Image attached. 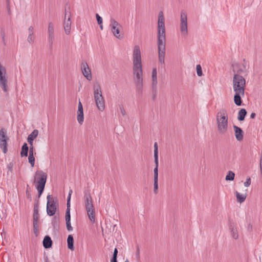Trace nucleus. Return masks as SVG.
I'll list each match as a JSON object with an SVG mask.
<instances>
[{"instance_id": "c85d7f7f", "label": "nucleus", "mask_w": 262, "mask_h": 262, "mask_svg": "<svg viewBox=\"0 0 262 262\" xmlns=\"http://www.w3.org/2000/svg\"><path fill=\"white\" fill-rule=\"evenodd\" d=\"M222 116H228L227 112L225 108L221 109L216 114V118L221 117Z\"/></svg>"}, {"instance_id": "2eb2a0df", "label": "nucleus", "mask_w": 262, "mask_h": 262, "mask_svg": "<svg viewBox=\"0 0 262 262\" xmlns=\"http://www.w3.org/2000/svg\"><path fill=\"white\" fill-rule=\"evenodd\" d=\"M84 115H83V106L81 102L79 101L78 105V111H77V120L78 122L81 124L83 122Z\"/></svg>"}, {"instance_id": "a878e982", "label": "nucleus", "mask_w": 262, "mask_h": 262, "mask_svg": "<svg viewBox=\"0 0 262 262\" xmlns=\"http://www.w3.org/2000/svg\"><path fill=\"white\" fill-rule=\"evenodd\" d=\"M152 84H157V71L156 68H154L152 71Z\"/></svg>"}, {"instance_id": "bb28decb", "label": "nucleus", "mask_w": 262, "mask_h": 262, "mask_svg": "<svg viewBox=\"0 0 262 262\" xmlns=\"http://www.w3.org/2000/svg\"><path fill=\"white\" fill-rule=\"evenodd\" d=\"M235 173L232 171H229L226 176V181H233L234 179Z\"/></svg>"}, {"instance_id": "dca6fc26", "label": "nucleus", "mask_w": 262, "mask_h": 262, "mask_svg": "<svg viewBox=\"0 0 262 262\" xmlns=\"http://www.w3.org/2000/svg\"><path fill=\"white\" fill-rule=\"evenodd\" d=\"M66 222L67 230L69 231H71L73 230V228L71 226V215H70V209H67L66 212Z\"/></svg>"}, {"instance_id": "f3484780", "label": "nucleus", "mask_w": 262, "mask_h": 262, "mask_svg": "<svg viewBox=\"0 0 262 262\" xmlns=\"http://www.w3.org/2000/svg\"><path fill=\"white\" fill-rule=\"evenodd\" d=\"M232 71L234 74L238 73L241 75L244 72V69L241 68L240 64L238 62H234L231 64Z\"/></svg>"}, {"instance_id": "393cba45", "label": "nucleus", "mask_w": 262, "mask_h": 262, "mask_svg": "<svg viewBox=\"0 0 262 262\" xmlns=\"http://www.w3.org/2000/svg\"><path fill=\"white\" fill-rule=\"evenodd\" d=\"M120 27H115V29L113 28L111 29L112 32L114 35L118 39L122 38L123 36L120 35Z\"/></svg>"}, {"instance_id": "f257e3e1", "label": "nucleus", "mask_w": 262, "mask_h": 262, "mask_svg": "<svg viewBox=\"0 0 262 262\" xmlns=\"http://www.w3.org/2000/svg\"><path fill=\"white\" fill-rule=\"evenodd\" d=\"M133 72L136 91L138 95H141L143 88V71L140 47L136 45L134 48L133 54Z\"/></svg>"}, {"instance_id": "9d476101", "label": "nucleus", "mask_w": 262, "mask_h": 262, "mask_svg": "<svg viewBox=\"0 0 262 262\" xmlns=\"http://www.w3.org/2000/svg\"><path fill=\"white\" fill-rule=\"evenodd\" d=\"M81 70L83 76L89 81L92 79V76L91 74V70L89 68L86 61L83 60L81 64Z\"/></svg>"}, {"instance_id": "ea45409f", "label": "nucleus", "mask_w": 262, "mask_h": 262, "mask_svg": "<svg viewBox=\"0 0 262 262\" xmlns=\"http://www.w3.org/2000/svg\"><path fill=\"white\" fill-rule=\"evenodd\" d=\"M157 84H152V94H157Z\"/></svg>"}, {"instance_id": "4d7b16f0", "label": "nucleus", "mask_w": 262, "mask_h": 262, "mask_svg": "<svg viewBox=\"0 0 262 262\" xmlns=\"http://www.w3.org/2000/svg\"><path fill=\"white\" fill-rule=\"evenodd\" d=\"M256 116V114L255 113H252L250 115V118L254 119Z\"/></svg>"}, {"instance_id": "8fccbe9b", "label": "nucleus", "mask_w": 262, "mask_h": 262, "mask_svg": "<svg viewBox=\"0 0 262 262\" xmlns=\"http://www.w3.org/2000/svg\"><path fill=\"white\" fill-rule=\"evenodd\" d=\"M29 156H34V155H33V145L31 146V147L30 148Z\"/></svg>"}, {"instance_id": "680f3d73", "label": "nucleus", "mask_w": 262, "mask_h": 262, "mask_svg": "<svg viewBox=\"0 0 262 262\" xmlns=\"http://www.w3.org/2000/svg\"><path fill=\"white\" fill-rule=\"evenodd\" d=\"M99 25L100 26V28L101 29V30H102L103 29L102 24H101V25Z\"/></svg>"}, {"instance_id": "4468645a", "label": "nucleus", "mask_w": 262, "mask_h": 262, "mask_svg": "<svg viewBox=\"0 0 262 262\" xmlns=\"http://www.w3.org/2000/svg\"><path fill=\"white\" fill-rule=\"evenodd\" d=\"M228 225L232 237L235 239H237L238 238L237 230L235 228L234 223L230 219H229Z\"/></svg>"}, {"instance_id": "cd10ccee", "label": "nucleus", "mask_w": 262, "mask_h": 262, "mask_svg": "<svg viewBox=\"0 0 262 262\" xmlns=\"http://www.w3.org/2000/svg\"><path fill=\"white\" fill-rule=\"evenodd\" d=\"M110 27L112 28H114L115 29V27H121V26L113 18H111L110 20Z\"/></svg>"}, {"instance_id": "b1692460", "label": "nucleus", "mask_w": 262, "mask_h": 262, "mask_svg": "<svg viewBox=\"0 0 262 262\" xmlns=\"http://www.w3.org/2000/svg\"><path fill=\"white\" fill-rule=\"evenodd\" d=\"M235 194L238 202L242 203L245 201L247 196L246 194H241L237 191H236Z\"/></svg>"}, {"instance_id": "473e14b6", "label": "nucleus", "mask_w": 262, "mask_h": 262, "mask_svg": "<svg viewBox=\"0 0 262 262\" xmlns=\"http://www.w3.org/2000/svg\"><path fill=\"white\" fill-rule=\"evenodd\" d=\"M244 132H235V136L237 141H241L243 139Z\"/></svg>"}, {"instance_id": "0eeeda50", "label": "nucleus", "mask_w": 262, "mask_h": 262, "mask_svg": "<svg viewBox=\"0 0 262 262\" xmlns=\"http://www.w3.org/2000/svg\"><path fill=\"white\" fill-rule=\"evenodd\" d=\"M47 213L49 216H53L55 214L58 207V201L56 198H53L51 195L47 197Z\"/></svg>"}, {"instance_id": "9b49d317", "label": "nucleus", "mask_w": 262, "mask_h": 262, "mask_svg": "<svg viewBox=\"0 0 262 262\" xmlns=\"http://www.w3.org/2000/svg\"><path fill=\"white\" fill-rule=\"evenodd\" d=\"M234 92L235 94L233 96V101L235 104L238 106H242L243 104L242 98L245 95V91H235Z\"/></svg>"}, {"instance_id": "69168bd1", "label": "nucleus", "mask_w": 262, "mask_h": 262, "mask_svg": "<svg viewBox=\"0 0 262 262\" xmlns=\"http://www.w3.org/2000/svg\"><path fill=\"white\" fill-rule=\"evenodd\" d=\"M137 255H139V249L138 250V251H137Z\"/></svg>"}, {"instance_id": "412c9836", "label": "nucleus", "mask_w": 262, "mask_h": 262, "mask_svg": "<svg viewBox=\"0 0 262 262\" xmlns=\"http://www.w3.org/2000/svg\"><path fill=\"white\" fill-rule=\"evenodd\" d=\"M68 248L73 250H74V238L72 235L70 234L68 236L67 238Z\"/></svg>"}, {"instance_id": "4c0bfd02", "label": "nucleus", "mask_w": 262, "mask_h": 262, "mask_svg": "<svg viewBox=\"0 0 262 262\" xmlns=\"http://www.w3.org/2000/svg\"><path fill=\"white\" fill-rule=\"evenodd\" d=\"M154 179H158V167H155L154 169Z\"/></svg>"}, {"instance_id": "20e7f679", "label": "nucleus", "mask_w": 262, "mask_h": 262, "mask_svg": "<svg viewBox=\"0 0 262 262\" xmlns=\"http://www.w3.org/2000/svg\"><path fill=\"white\" fill-rule=\"evenodd\" d=\"M94 98L98 109L102 112L105 109V101L102 96L100 84L96 82L93 85Z\"/></svg>"}, {"instance_id": "603ef678", "label": "nucleus", "mask_w": 262, "mask_h": 262, "mask_svg": "<svg viewBox=\"0 0 262 262\" xmlns=\"http://www.w3.org/2000/svg\"><path fill=\"white\" fill-rule=\"evenodd\" d=\"M53 41H48L49 49L50 51H52V50Z\"/></svg>"}, {"instance_id": "58836bf2", "label": "nucleus", "mask_w": 262, "mask_h": 262, "mask_svg": "<svg viewBox=\"0 0 262 262\" xmlns=\"http://www.w3.org/2000/svg\"><path fill=\"white\" fill-rule=\"evenodd\" d=\"M96 19L98 23V25H101V24H102L103 20L102 18L98 14H96Z\"/></svg>"}, {"instance_id": "c03bdc74", "label": "nucleus", "mask_w": 262, "mask_h": 262, "mask_svg": "<svg viewBox=\"0 0 262 262\" xmlns=\"http://www.w3.org/2000/svg\"><path fill=\"white\" fill-rule=\"evenodd\" d=\"M13 167V163L12 162H10L7 165V168H8L9 171H10L11 172H12Z\"/></svg>"}, {"instance_id": "e2e57ef3", "label": "nucleus", "mask_w": 262, "mask_h": 262, "mask_svg": "<svg viewBox=\"0 0 262 262\" xmlns=\"http://www.w3.org/2000/svg\"><path fill=\"white\" fill-rule=\"evenodd\" d=\"M0 131H1V132L4 131V128H1V129H0Z\"/></svg>"}, {"instance_id": "a211bd4d", "label": "nucleus", "mask_w": 262, "mask_h": 262, "mask_svg": "<svg viewBox=\"0 0 262 262\" xmlns=\"http://www.w3.org/2000/svg\"><path fill=\"white\" fill-rule=\"evenodd\" d=\"M218 129L220 131H226L228 129V121H216Z\"/></svg>"}, {"instance_id": "5fc2aeb1", "label": "nucleus", "mask_w": 262, "mask_h": 262, "mask_svg": "<svg viewBox=\"0 0 262 262\" xmlns=\"http://www.w3.org/2000/svg\"><path fill=\"white\" fill-rule=\"evenodd\" d=\"M120 111H121V113L122 115L123 116H125V115L126 113H125V110L123 108V107H120Z\"/></svg>"}, {"instance_id": "1a4fd4ad", "label": "nucleus", "mask_w": 262, "mask_h": 262, "mask_svg": "<svg viewBox=\"0 0 262 262\" xmlns=\"http://www.w3.org/2000/svg\"><path fill=\"white\" fill-rule=\"evenodd\" d=\"M10 138L7 135V132H0V148L4 154L8 151V143Z\"/></svg>"}, {"instance_id": "72a5a7b5", "label": "nucleus", "mask_w": 262, "mask_h": 262, "mask_svg": "<svg viewBox=\"0 0 262 262\" xmlns=\"http://www.w3.org/2000/svg\"><path fill=\"white\" fill-rule=\"evenodd\" d=\"M154 192L155 194H157L158 189V179H154Z\"/></svg>"}, {"instance_id": "4be33fe9", "label": "nucleus", "mask_w": 262, "mask_h": 262, "mask_svg": "<svg viewBox=\"0 0 262 262\" xmlns=\"http://www.w3.org/2000/svg\"><path fill=\"white\" fill-rule=\"evenodd\" d=\"M38 132H31L27 138V141L31 146L33 145V140L37 137Z\"/></svg>"}, {"instance_id": "f704fd0d", "label": "nucleus", "mask_w": 262, "mask_h": 262, "mask_svg": "<svg viewBox=\"0 0 262 262\" xmlns=\"http://www.w3.org/2000/svg\"><path fill=\"white\" fill-rule=\"evenodd\" d=\"M196 73L198 76L200 77L203 75L202 67L200 64L196 65Z\"/></svg>"}, {"instance_id": "a18cd8bd", "label": "nucleus", "mask_w": 262, "mask_h": 262, "mask_svg": "<svg viewBox=\"0 0 262 262\" xmlns=\"http://www.w3.org/2000/svg\"><path fill=\"white\" fill-rule=\"evenodd\" d=\"M251 184V179L250 178H249L247 179L246 182L244 183V186L245 187H248Z\"/></svg>"}, {"instance_id": "49530a36", "label": "nucleus", "mask_w": 262, "mask_h": 262, "mask_svg": "<svg viewBox=\"0 0 262 262\" xmlns=\"http://www.w3.org/2000/svg\"><path fill=\"white\" fill-rule=\"evenodd\" d=\"M154 159H155V167H158L159 162H158V155H154Z\"/></svg>"}, {"instance_id": "864d4df0", "label": "nucleus", "mask_w": 262, "mask_h": 262, "mask_svg": "<svg viewBox=\"0 0 262 262\" xmlns=\"http://www.w3.org/2000/svg\"><path fill=\"white\" fill-rule=\"evenodd\" d=\"M28 31L29 34H31V35L33 34V27L32 26H30L29 28Z\"/></svg>"}, {"instance_id": "052dcab7", "label": "nucleus", "mask_w": 262, "mask_h": 262, "mask_svg": "<svg viewBox=\"0 0 262 262\" xmlns=\"http://www.w3.org/2000/svg\"><path fill=\"white\" fill-rule=\"evenodd\" d=\"M157 95L156 94H152V100H155L156 98Z\"/></svg>"}, {"instance_id": "2f4dec72", "label": "nucleus", "mask_w": 262, "mask_h": 262, "mask_svg": "<svg viewBox=\"0 0 262 262\" xmlns=\"http://www.w3.org/2000/svg\"><path fill=\"white\" fill-rule=\"evenodd\" d=\"M38 223H39V222H33V231H34V233L36 235V236L38 235V228H39Z\"/></svg>"}, {"instance_id": "6e6d98bb", "label": "nucleus", "mask_w": 262, "mask_h": 262, "mask_svg": "<svg viewBox=\"0 0 262 262\" xmlns=\"http://www.w3.org/2000/svg\"><path fill=\"white\" fill-rule=\"evenodd\" d=\"M260 167L261 172L262 173V150H261V157H260Z\"/></svg>"}, {"instance_id": "6e6552de", "label": "nucleus", "mask_w": 262, "mask_h": 262, "mask_svg": "<svg viewBox=\"0 0 262 262\" xmlns=\"http://www.w3.org/2000/svg\"><path fill=\"white\" fill-rule=\"evenodd\" d=\"M180 30L182 35H187L188 34L187 14L183 11L181 12Z\"/></svg>"}, {"instance_id": "ddd939ff", "label": "nucleus", "mask_w": 262, "mask_h": 262, "mask_svg": "<svg viewBox=\"0 0 262 262\" xmlns=\"http://www.w3.org/2000/svg\"><path fill=\"white\" fill-rule=\"evenodd\" d=\"M35 202L33 209V222H39V201L36 199Z\"/></svg>"}, {"instance_id": "c9c22d12", "label": "nucleus", "mask_w": 262, "mask_h": 262, "mask_svg": "<svg viewBox=\"0 0 262 262\" xmlns=\"http://www.w3.org/2000/svg\"><path fill=\"white\" fill-rule=\"evenodd\" d=\"M48 32V34H54V26L52 23L49 24Z\"/></svg>"}, {"instance_id": "5701e85b", "label": "nucleus", "mask_w": 262, "mask_h": 262, "mask_svg": "<svg viewBox=\"0 0 262 262\" xmlns=\"http://www.w3.org/2000/svg\"><path fill=\"white\" fill-rule=\"evenodd\" d=\"M28 146L26 143H24L21 147V149L20 151V156L21 157H27L28 154Z\"/></svg>"}, {"instance_id": "09e8293b", "label": "nucleus", "mask_w": 262, "mask_h": 262, "mask_svg": "<svg viewBox=\"0 0 262 262\" xmlns=\"http://www.w3.org/2000/svg\"><path fill=\"white\" fill-rule=\"evenodd\" d=\"M48 41H54V34H48Z\"/></svg>"}, {"instance_id": "774afa93", "label": "nucleus", "mask_w": 262, "mask_h": 262, "mask_svg": "<svg viewBox=\"0 0 262 262\" xmlns=\"http://www.w3.org/2000/svg\"><path fill=\"white\" fill-rule=\"evenodd\" d=\"M45 262H48V259H47L46 261Z\"/></svg>"}, {"instance_id": "c756f323", "label": "nucleus", "mask_w": 262, "mask_h": 262, "mask_svg": "<svg viewBox=\"0 0 262 262\" xmlns=\"http://www.w3.org/2000/svg\"><path fill=\"white\" fill-rule=\"evenodd\" d=\"M118 253V249L116 248H115L114 250L112 257L111 259V262H118L117 261Z\"/></svg>"}, {"instance_id": "e433bc0d", "label": "nucleus", "mask_w": 262, "mask_h": 262, "mask_svg": "<svg viewBox=\"0 0 262 262\" xmlns=\"http://www.w3.org/2000/svg\"><path fill=\"white\" fill-rule=\"evenodd\" d=\"M29 162L31 165L32 167H33L35 164V158L34 156H29L28 157Z\"/></svg>"}, {"instance_id": "13d9d810", "label": "nucleus", "mask_w": 262, "mask_h": 262, "mask_svg": "<svg viewBox=\"0 0 262 262\" xmlns=\"http://www.w3.org/2000/svg\"><path fill=\"white\" fill-rule=\"evenodd\" d=\"M243 61H244V63L243 64V68L244 69H245L246 68V63L245 62V61H246L245 59H244Z\"/></svg>"}, {"instance_id": "37998d69", "label": "nucleus", "mask_w": 262, "mask_h": 262, "mask_svg": "<svg viewBox=\"0 0 262 262\" xmlns=\"http://www.w3.org/2000/svg\"><path fill=\"white\" fill-rule=\"evenodd\" d=\"M154 155H158V147L157 142L154 143Z\"/></svg>"}, {"instance_id": "7c9ffc66", "label": "nucleus", "mask_w": 262, "mask_h": 262, "mask_svg": "<svg viewBox=\"0 0 262 262\" xmlns=\"http://www.w3.org/2000/svg\"><path fill=\"white\" fill-rule=\"evenodd\" d=\"M73 193V190L72 189H70L68 196L67 198V209H70V205H71V195Z\"/></svg>"}, {"instance_id": "f8f14e48", "label": "nucleus", "mask_w": 262, "mask_h": 262, "mask_svg": "<svg viewBox=\"0 0 262 262\" xmlns=\"http://www.w3.org/2000/svg\"><path fill=\"white\" fill-rule=\"evenodd\" d=\"M66 14L64 17V20L63 23L64 29L66 34H69L70 33L71 28V13H69L68 19H66L67 15H68L67 12V9L65 10Z\"/></svg>"}, {"instance_id": "423d86ee", "label": "nucleus", "mask_w": 262, "mask_h": 262, "mask_svg": "<svg viewBox=\"0 0 262 262\" xmlns=\"http://www.w3.org/2000/svg\"><path fill=\"white\" fill-rule=\"evenodd\" d=\"M232 82L233 91H245L246 82L243 76L238 73L234 74Z\"/></svg>"}, {"instance_id": "338daca9", "label": "nucleus", "mask_w": 262, "mask_h": 262, "mask_svg": "<svg viewBox=\"0 0 262 262\" xmlns=\"http://www.w3.org/2000/svg\"><path fill=\"white\" fill-rule=\"evenodd\" d=\"M33 131L36 132V131H38V130L37 129H34Z\"/></svg>"}, {"instance_id": "aec40b11", "label": "nucleus", "mask_w": 262, "mask_h": 262, "mask_svg": "<svg viewBox=\"0 0 262 262\" xmlns=\"http://www.w3.org/2000/svg\"><path fill=\"white\" fill-rule=\"evenodd\" d=\"M247 113L246 109L241 108L238 113L237 119L240 121L244 120Z\"/></svg>"}, {"instance_id": "0e129e2a", "label": "nucleus", "mask_w": 262, "mask_h": 262, "mask_svg": "<svg viewBox=\"0 0 262 262\" xmlns=\"http://www.w3.org/2000/svg\"><path fill=\"white\" fill-rule=\"evenodd\" d=\"M124 262H129V260L127 259H126Z\"/></svg>"}, {"instance_id": "bf43d9fd", "label": "nucleus", "mask_w": 262, "mask_h": 262, "mask_svg": "<svg viewBox=\"0 0 262 262\" xmlns=\"http://www.w3.org/2000/svg\"><path fill=\"white\" fill-rule=\"evenodd\" d=\"M26 194L27 195L28 198H30V194L29 192V191L28 190H26Z\"/></svg>"}, {"instance_id": "de8ad7c7", "label": "nucleus", "mask_w": 262, "mask_h": 262, "mask_svg": "<svg viewBox=\"0 0 262 262\" xmlns=\"http://www.w3.org/2000/svg\"><path fill=\"white\" fill-rule=\"evenodd\" d=\"M222 120V121H228V116H222L221 117H217L216 121Z\"/></svg>"}, {"instance_id": "7ed1b4c3", "label": "nucleus", "mask_w": 262, "mask_h": 262, "mask_svg": "<svg viewBox=\"0 0 262 262\" xmlns=\"http://www.w3.org/2000/svg\"><path fill=\"white\" fill-rule=\"evenodd\" d=\"M84 200L85 208L87 211L88 215L90 220L95 222V208L93 205V201L90 194V190L88 189L84 191Z\"/></svg>"}, {"instance_id": "79ce46f5", "label": "nucleus", "mask_w": 262, "mask_h": 262, "mask_svg": "<svg viewBox=\"0 0 262 262\" xmlns=\"http://www.w3.org/2000/svg\"><path fill=\"white\" fill-rule=\"evenodd\" d=\"M1 33L2 37L3 42L4 43V45H6V42H5V32H4L3 29L1 30Z\"/></svg>"}, {"instance_id": "a19ab883", "label": "nucleus", "mask_w": 262, "mask_h": 262, "mask_svg": "<svg viewBox=\"0 0 262 262\" xmlns=\"http://www.w3.org/2000/svg\"><path fill=\"white\" fill-rule=\"evenodd\" d=\"M27 40L29 42L33 43L34 41V37L33 36V35L29 34Z\"/></svg>"}, {"instance_id": "39448f33", "label": "nucleus", "mask_w": 262, "mask_h": 262, "mask_svg": "<svg viewBox=\"0 0 262 262\" xmlns=\"http://www.w3.org/2000/svg\"><path fill=\"white\" fill-rule=\"evenodd\" d=\"M47 175L42 170H37L35 174L34 179L36 180L37 184L36 188L38 191V198L40 197L43 192L46 181Z\"/></svg>"}, {"instance_id": "f03ea898", "label": "nucleus", "mask_w": 262, "mask_h": 262, "mask_svg": "<svg viewBox=\"0 0 262 262\" xmlns=\"http://www.w3.org/2000/svg\"><path fill=\"white\" fill-rule=\"evenodd\" d=\"M165 19L163 12L160 11L158 16V59L161 68L164 69L165 68Z\"/></svg>"}, {"instance_id": "3c124183", "label": "nucleus", "mask_w": 262, "mask_h": 262, "mask_svg": "<svg viewBox=\"0 0 262 262\" xmlns=\"http://www.w3.org/2000/svg\"><path fill=\"white\" fill-rule=\"evenodd\" d=\"M233 128H234V131H243V130L241 128H240L235 125H233Z\"/></svg>"}, {"instance_id": "6ab92c4d", "label": "nucleus", "mask_w": 262, "mask_h": 262, "mask_svg": "<svg viewBox=\"0 0 262 262\" xmlns=\"http://www.w3.org/2000/svg\"><path fill=\"white\" fill-rule=\"evenodd\" d=\"M42 244L45 248L49 249L51 248L53 244L51 238L49 235L45 236L43 239Z\"/></svg>"}]
</instances>
